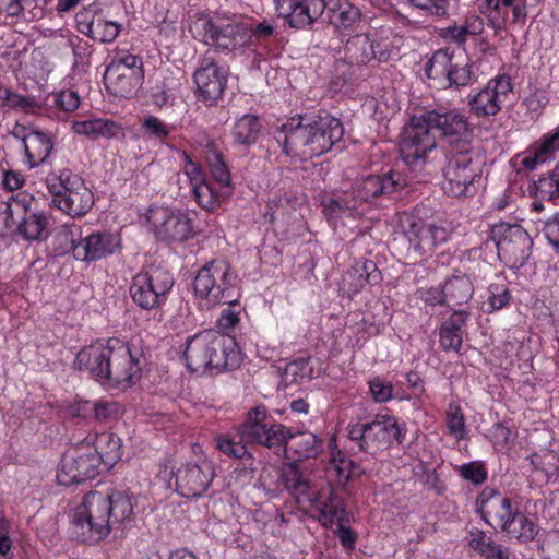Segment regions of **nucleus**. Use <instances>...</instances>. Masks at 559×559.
I'll list each match as a JSON object with an SVG mask.
<instances>
[{"label": "nucleus", "instance_id": "f3484780", "mask_svg": "<svg viewBox=\"0 0 559 559\" xmlns=\"http://www.w3.org/2000/svg\"><path fill=\"white\" fill-rule=\"evenodd\" d=\"M146 221L155 236L167 242H182L193 237L194 229L188 213L166 206H153Z\"/></svg>", "mask_w": 559, "mask_h": 559}, {"label": "nucleus", "instance_id": "1a4fd4ad", "mask_svg": "<svg viewBox=\"0 0 559 559\" xmlns=\"http://www.w3.org/2000/svg\"><path fill=\"white\" fill-rule=\"evenodd\" d=\"M193 289L204 307L233 304L240 298L236 275L225 261H212L200 269L194 277Z\"/></svg>", "mask_w": 559, "mask_h": 559}, {"label": "nucleus", "instance_id": "4d7b16f0", "mask_svg": "<svg viewBox=\"0 0 559 559\" xmlns=\"http://www.w3.org/2000/svg\"><path fill=\"white\" fill-rule=\"evenodd\" d=\"M34 203L35 199L32 194L27 192H20L9 199L7 207L11 209L10 211H14L21 219L22 215L32 213Z\"/></svg>", "mask_w": 559, "mask_h": 559}, {"label": "nucleus", "instance_id": "9b49d317", "mask_svg": "<svg viewBox=\"0 0 559 559\" xmlns=\"http://www.w3.org/2000/svg\"><path fill=\"white\" fill-rule=\"evenodd\" d=\"M348 436L360 442V449L376 454L388 449L393 441L401 443L404 428L390 414H378L371 423H357L349 426Z\"/></svg>", "mask_w": 559, "mask_h": 559}, {"label": "nucleus", "instance_id": "e2e57ef3", "mask_svg": "<svg viewBox=\"0 0 559 559\" xmlns=\"http://www.w3.org/2000/svg\"><path fill=\"white\" fill-rule=\"evenodd\" d=\"M227 308H225L217 320V324L221 329L228 330L236 326L240 320V310L241 307L238 304V300L233 304H227Z\"/></svg>", "mask_w": 559, "mask_h": 559}, {"label": "nucleus", "instance_id": "6e6d98bb", "mask_svg": "<svg viewBox=\"0 0 559 559\" xmlns=\"http://www.w3.org/2000/svg\"><path fill=\"white\" fill-rule=\"evenodd\" d=\"M409 5L425 11L431 15H444L449 9L450 0H405Z\"/></svg>", "mask_w": 559, "mask_h": 559}, {"label": "nucleus", "instance_id": "aec40b11", "mask_svg": "<svg viewBox=\"0 0 559 559\" xmlns=\"http://www.w3.org/2000/svg\"><path fill=\"white\" fill-rule=\"evenodd\" d=\"M400 222L404 235L421 254H431L450 239L449 229L442 225L425 223L409 214H403Z\"/></svg>", "mask_w": 559, "mask_h": 559}, {"label": "nucleus", "instance_id": "a19ab883", "mask_svg": "<svg viewBox=\"0 0 559 559\" xmlns=\"http://www.w3.org/2000/svg\"><path fill=\"white\" fill-rule=\"evenodd\" d=\"M11 16L22 14L26 20H37L44 15L49 0H3Z\"/></svg>", "mask_w": 559, "mask_h": 559}, {"label": "nucleus", "instance_id": "8fccbe9b", "mask_svg": "<svg viewBox=\"0 0 559 559\" xmlns=\"http://www.w3.org/2000/svg\"><path fill=\"white\" fill-rule=\"evenodd\" d=\"M93 414L98 421L117 420L123 414V406L114 400H96L93 402Z\"/></svg>", "mask_w": 559, "mask_h": 559}, {"label": "nucleus", "instance_id": "72a5a7b5", "mask_svg": "<svg viewBox=\"0 0 559 559\" xmlns=\"http://www.w3.org/2000/svg\"><path fill=\"white\" fill-rule=\"evenodd\" d=\"M74 133L91 138H114L120 134L121 128L107 119H88L72 123Z\"/></svg>", "mask_w": 559, "mask_h": 559}, {"label": "nucleus", "instance_id": "393cba45", "mask_svg": "<svg viewBox=\"0 0 559 559\" xmlns=\"http://www.w3.org/2000/svg\"><path fill=\"white\" fill-rule=\"evenodd\" d=\"M278 16L295 28L311 25L324 11V0H275Z\"/></svg>", "mask_w": 559, "mask_h": 559}, {"label": "nucleus", "instance_id": "7c9ffc66", "mask_svg": "<svg viewBox=\"0 0 559 559\" xmlns=\"http://www.w3.org/2000/svg\"><path fill=\"white\" fill-rule=\"evenodd\" d=\"M22 142L29 168L41 165L52 151L51 139L38 130H29L22 135Z\"/></svg>", "mask_w": 559, "mask_h": 559}, {"label": "nucleus", "instance_id": "6e6552de", "mask_svg": "<svg viewBox=\"0 0 559 559\" xmlns=\"http://www.w3.org/2000/svg\"><path fill=\"white\" fill-rule=\"evenodd\" d=\"M51 205L71 217L84 216L94 205V194L84 180L68 169L46 177Z\"/></svg>", "mask_w": 559, "mask_h": 559}, {"label": "nucleus", "instance_id": "09e8293b", "mask_svg": "<svg viewBox=\"0 0 559 559\" xmlns=\"http://www.w3.org/2000/svg\"><path fill=\"white\" fill-rule=\"evenodd\" d=\"M141 129L145 136L158 141L166 140L174 130L173 126L153 115H147L143 118Z\"/></svg>", "mask_w": 559, "mask_h": 559}, {"label": "nucleus", "instance_id": "79ce46f5", "mask_svg": "<svg viewBox=\"0 0 559 559\" xmlns=\"http://www.w3.org/2000/svg\"><path fill=\"white\" fill-rule=\"evenodd\" d=\"M329 473L336 478L337 484L344 485L350 477L358 475L360 468L341 451L332 450Z\"/></svg>", "mask_w": 559, "mask_h": 559}, {"label": "nucleus", "instance_id": "a878e982", "mask_svg": "<svg viewBox=\"0 0 559 559\" xmlns=\"http://www.w3.org/2000/svg\"><path fill=\"white\" fill-rule=\"evenodd\" d=\"M282 479L285 488L298 503H309L317 511L319 506H324L329 501V495L333 493L331 489L320 491L312 487L295 465H287L283 469Z\"/></svg>", "mask_w": 559, "mask_h": 559}, {"label": "nucleus", "instance_id": "49530a36", "mask_svg": "<svg viewBox=\"0 0 559 559\" xmlns=\"http://www.w3.org/2000/svg\"><path fill=\"white\" fill-rule=\"evenodd\" d=\"M445 424L449 435L456 441L465 439L467 433L465 418L459 405L450 404L445 413Z\"/></svg>", "mask_w": 559, "mask_h": 559}, {"label": "nucleus", "instance_id": "e433bc0d", "mask_svg": "<svg viewBox=\"0 0 559 559\" xmlns=\"http://www.w3.org/2000/svg\"><path fill=\"white\" fill-rule=\"evenodd\" d=\"M514 4H519V0H486L484 13L495 29H501L507 23H512Z\"/></svg>", "mask_w": 559, "mask_h": 559}, {"label": "nucleus", "instance_id": "4be33fe9", "mask_svg": "<svg viewBox=\"0 0 559 559\" xmlns=\"http://www.w3.org/2000/svg\"><path fill=\"white\" fill-rule=\"evenodd\" d=\"M228 70L212 58L202 59L193 74L195 95L206 105L222 98L227 85Z\"/></svg>", "mask_w": 559, "mask_h": 559}, {"label": "nucleus", "instance_id": "6ab92c4d", "mask_svg": "<svg viewBox=\"0 0 559 559\" xmlns=\"http://www.w3.org/2000/svg\"><path fill=\"white\" fill-rule=\"evenodd\" d=\"M143 80L142 63L134 55H126L112 60L104 74L107 90L120 97L133 95Z\"/></svg>", "mask_w": 559, "mask_h": 559}, {"label": "nucleus", "instance_id": "3c124183", "mask_svg": "<svg viewBox=\"0 0 559 559\" xmlns=\"http://www.w3.org/2000/svg\"><path fill=\"white\" fill-rule=\"evenodd\" d=\"M537 193L545 199H559V163L536 182Z\"/></svg>", "mask_w": 559, "mask_h": 559}, {"label": "nucleus", "instance_id": "f8f14e48", "mask_svg": "<svg viewBox=\"0 0 559 559\" xmlns=\"http://www.w3.org/2000/svg\"><path fill=\"white\" fill-rule=\"evenodd\" d=\"M100 457L91 443L80 441L67 449L57 471V481L62 486L79 484L100 473Z\"/></svg>", "mask_w": 559, "mask_h": 559}, {"label": "nucleus", "instance_id": "c9c22d12", "mask_svg": "<svg viewBox=\"0 0 559 559\" xmlns=\"http://www.w3.org/2000/svg\"><path fill=\"white\" fill-rule=\"evenodd\" d=\"M316 377V371L309 359H297L286 365L281 373V382L284 386L300 385Z\"/></svg>", "mask_w": 559, "mask_h": 559}, {"label": "nucleus", "instance_id": "c03bdc74", "mask_svg": "<svg viewBox=\"0 0 559 559\" xmlns=\"http://www.w3.org/2000/svg\"><path fill=\"white\" fill-rule=\"evenodd\" d=\"M205 160L211 175L221 189H227L230 186V174L222 158V155L212 146L205 153Z\"/></svg>", "mask_w": 559, "mask_h": 559}, {"label": "nucleus", "instance_id": "603ef678", "mask_svg": "<svg viewBox=\"0 0 559 559\" xmlns=\"http://www.w3.org/2000/svg\"><path fill=\"white\" fill-rule=\"evenodd\" d=\"M510 299L509 290L503 284H491L488 288L487 311L503 308Z\"/></svg>", "mask_w": 559, "mask_h": 559}, {"label": "nucleus", "instance_id": "2f4dec72", "mask_svg": "<svg viewBox=\"0 0 559 559\" xmlns=\"http://www.w3.org/2000/svg\"><path fill=\"white\" fill-rule=\"evenodd\" d=\"M346 50L357 62L366 63L372 59L380 62L390 60L393 50H376L374 40L367 34H358L346 43Z\"/></svg>", "mask_w": 559, "mask_h": 559}, {"label": "nucleus", "instance_id": "dca6fc26", "mask_svg": "<svg viewBox=\"0 0 559 559\" xmlns=\"http://www.w3.org/2000/svg\"><path fill=\"white\" fill-rule=\"evenodd\" d=\"M498 257L510 267H520L528 258L533 241L528 233L518 224L500 223L491 229Z\"/></svg>", "mask_w": 559, "mask_h": 559}, {"label": "nucleus", "instance_id": "a18cd8bd", "mask_svg": "<svg viewBox=\"0 0 559 559\" xmlns=\"http://www.w3.org/2000/svg\"><path fill=\"white\" fill-rule=\"evenodd\" d=\"M195 201L205 210L215 209L227 194L216 191L206 180L192 188Z\"/></svg>", "mask_w": 559, "mask_h": 559}, {"label": "nucleus", "instance_id": "f03ea898", "mask_svg": "<svg viewBox=\"0 0 559 559\" xmlns=\"http://www.w3.org/2000/svg\"><path fill=\"white\" fill-rule=\"evenodd\" d=\"M132 515L130 496L90 491L70 514L71 532L83 542H98L108 536L116 523L127 522Z\"/></svg>", "mask_w": 559, "mask_h": 559}, {"label": "nucleus", "instance_id": "a211bd4d", "mask_svg": "<svg viewBox=\"0 0 559 559\" xmlns=\"http://www.w3.org/2000/svg\"><path fill=\"white\" fill-rule=\"evenodd\" d=\"M173 285L174 278L169 272L154 269L133 277L130 295L142 309H155L165 302Z\"/></svg>", "mask_w": 559, "mask_h": 559}, {"label": "nucleus", "instance_id": "680f3d73", "mask_svg": "<svg viewBox=\"0 0 559 559\" xmlns=\"http://www.w3.org/2000/svg\"><path fill=\"white\" fill-rule=\"evenodd\" d=\"M468 544L483 557L495 543L481 530L472 528L468 534Z\"/></svg>", "mask_w": 559, "mask_h": 559}, {"label": "nucleus", "instance_id": "b1692460", "mask_svg": "<svg viewBox=\"0 0 559 559\" xmlns=\"http://www.w3.org/2000/svg\"><path fill=\"white\" fill-rule=\"evenodd\" d=\"M476 510L486 523L502 530L511 516H514L518 508L513 506L508 497L486 487L477 498Z\"/></svg>", "mask_w": 559, "mask_h": 559}, {"label": "nucleus", "instance_id": "412c9836", "mask_svg": "<svg viewBox=\"0 0 559 559\" xmlns=\"http://www.w3.org/2000/svg\"><path fill=\"white\" fill-rule=\"evenodd\" d=\"M60 237L70 241V247L76 260L92 262L107 258L119 250L121 239L118 234L109 231H97L74 242L72 233L64 230Z\"/></svg>", "mask_w": 559, "mask_h": 559}, {"label": "nucleus", "instance_id": "c756f323", "mask_svg": "<svg viewBox=\"0 0 559 559\" xmlns=\"http://www.w3.org/2000/svg\"><path fill=\"white\" fill-rule=\"evenodd\" d=\"M85 442L92 444L100 457V466L111 468L122 456L121 440L110 432L88 435Z\"/></svg>", "mask_w": 559, "mask_h": 559}, {"label": "nucleus", "instance_id": "2eb2a0df", "mask_svg": "<svg viewBox=\"0 0 559 559\" xmlns=\"http://www.w3.org/2000/svg\"><path fill=\"white\" fill-rule=\"evenodd\" d=\"M425 72L429 79L455 86H465L472 79L468 57L461 48L436 51L427 61Z\"/></svg>", "mask_w": 559, "mask_h": 559}, {"label": "nucleus", "instance_id": "f257e3e1", "mask_svg": "<svg viewBox=\"0 0 559 559\" xmlns=\"http://www.w3.org/2000/svg\"><path fill=\"white\" fill-rule=\"evenodd\" d=\"M75 364L109 389L126 390L141 379L139 355L120 338L114 337L84 347L78 353Z\"/></svg>", "mask_w": 559, "mask_h": 559}, {"label": "nucleus", "instance_id": "ddd939ff", "mask_svg": "<svg viewBox=\"0 0 559 559\" xmlns=\"http://www.w3.org/2000/svg\"><path fill=\"white\" fill-rule=\"evenodd\" d=\"M194 459L182 463L175 471L176 490L187 498L203 496L210 488L215 469L213 462L199 447H193Z\"/></svg>", "mask_w": 559, "mask_h": 559}, {"label": "nucleus", "instance_id": "58836bf2", "mask_svg": "<svg viewBox=\"0 0 559 559\" xmlns=\"http://www.w3.org/2000/svg\"><path fill=\"white\" fill-rule=\"evenodd\" d=\"M501 531L511 538L520 542H530L537 535L538 527L532 520L516 510L514 516H511Z\"/></svg>", "mask_w": 559, "mask_h": 559}, {"label": "nucleus", "instance_id": "69168bd1", "mask_svg": "<svg viewBox=\"0 0 559 559\" xmlns=\"http://www.w3.org/2000/svg\"><path fill=\"white\" fill-rule=\"evenodd\" d=\"M440 344L445 350H459L462 344V333L442 324L440 329Z\"/></svg>", "mask_w": 559, "mask_h": 559}, {"label": "nucleus", "instance_id": "39448f33", "mask_svg": "<svg viewBox=\"0 0 559 559\" xmlns=\"http://www.w3.org/2000/svg\"><path fill=\"white\" fill-rule=\"evenodd\" d=\"M405 185L397 173L384 176H368L356 183L350 193L330 199L323 210L330 225L337 229L346 226L354 228L355 222L368 215L372 199L381 194H390Z\"/></svg>", "mask_w": 559, "mask_h": 559}, {"label": "nucleus", "instance_id": "7ed1b4c3", "mask_svg": "<svg viewBox=\"0 0 559 559\" xmlns=\"http://www.w3.org/2000/svg\"><path fill=\"white\" fill-rule=\"evenodd\" d=\"M343 134L338 119L320 114L314 117H292L282 126L276 140L287 156L310 159L330 151Z\"/></svg>", "mask_w": 559, "mask_h": 559}, {"label": "nucleus", "instance_id": "0eeeda50", "mask_svg": "<svg viewBox=\"0 0 559 559\" xmlns=\"http://www.w3.org/2000/svg\"><path fill=\"white\" fill-rule=\"evenodd\" d=\"M189 29L195 39L218 49L233 50L249 40L248 27L229 15L195 14L191 17Z\"/></svg>", "mask_w": 559, "mask_h": 559}, {"label": "nucleus", "instance_id": "de8ad7c7", "mask_svg": "<svg viewBox=\"0 0 559 559\" xmlns=\"http://www.w3.org/2000/svg\"><path fill=\"white\" fill-rule=\"evenodd\" d=\"M368 266H373V264L369 262L365 263L362 266L356 265L347 270L342 277L343 289L348 294H355L361 289L368 282V275L365 274Z\"/></svg>", "mask_w": 559, "mask_h": 559}, {"label": "nucleus", "instance_id": "423d86ee", "mask_svg": "<svg viewBox=\"0 0 559 559\" xmlns=\"http://www.w3.org/2000/svg\"><path fill=\"white\" fill-rule=\"evenodd\" d=\"M183 359L191 372L213 374L237 368L241 354L231 336L204 331L187 340Z\"/></svg>", "mask_w": 559, "mask_h": 559}, {"label": "nucleus", "instance_id": "13d9d810", "mask_svg": "<svg viewBox=\"0 0 559 559\" xmlns=\"http://www.w3.org/2000/svg\"><path fill=\"white\" fill-rule=\"evenodd\" d=\"M216 447L222 453L236 459H242L247 454L245 444L235 442L226 436H218L216 438Z\"/></svg>", "mask_w": 559, "mask_h": 559}, {"label": "nucleus", "instance_id": "774afa93", "mask_svg": "<svg viewBox=\"0 0 559 559\" xmlns=\"http://www.w3.org/2000/svg\"><path fill=\"white\" fill-rule=\"evenodd\" d=\"M11 98V104L9 108L21 110L26 114L36 112L39 109V105L34 97H27L14 93Z\"/></svg>", "mask_w": 559, "mask_h": 559}, {"label": "nucleus", "instance_id": "f704fd0d", "mask_svg": "<svg viewBox=\"0 0 559 559\" xmlns=\"http://www.w3.org/2000/svg\"><path fill=\"white\" fill-rule=\"evenodd\" d=\"M448 294V305L460 306L466 304L474 295L472 280L465 274H457L444 283Z\"/></svg>", "mask_w": 559, "mask_h": 559}, {"label": "nucleus", "instance_id": "4468645a", "mask_svg": "<svg viewBox=\"0 0 559 559\" xmlns=\"http://www.w3.org/2000/svg\"><path fill=\"white\" fill-rule=\"evenodd\" d=\"M238 433L242 442L267 448L282 445L292 437L290 429L270 418L264 406H255L248 412Z\"/></svg>", "mask_w": 559, "mask_h": 559}, {"label": "nucleus", "instance_id": "c85d7f7f", "mask_svg": "<svg viewBox=\"0 0 559 559\" xmlns=\"http://www.w3.org/2000/svg\"><path fill=\"white\" fill-rule=\"evenodd\" d=\"M76 24L82 34L100 43L114 41L121 32V24L106 20L100 15L94 16L88 10L76 15Z\"/></svg>", "mask_w": 559, "mask_h": 559}, {"label": "nucleus", "instance_id": "cd10ccee", "mask_svg": "<svg viewBox=\"0 0 559 559\" xmlns=\"http://www.w3.org/2000/svg\"><path fill=\"white\" fill-rule=\"evenodd\" d=\"M319 522L324 527L337 525V536L341 544L346 548H353L356 543V534L344 525L346 511L341 501L334 493L329 495V501L324 506H319Z\"/></svg>", "mask_w": 559, "mask_h": 559}, {"label": "nucleus", "instance_id": "bf43d9fd", "mask_svg": "<svg viewBox=\"0 0 559 559\" xmlns=\"http://www.w3.org/2000/svg\"><path fill=\"white\" fill-rule=\"evenodd\" d=\"M182 157H183L182 173L189 180L191 188L205 181V177H204V174H203L200 165L198 163H195L194 160H192V158L185 152L182 153Z\"/></svg>", "mask_w": 559, "mask_h": 559}, {"label": "nucleus", "instance_id": "9d476101", "mask_svg": "<svg viewBox=\"0 0 559 559\" xmlns=\"http://www.w3.org/2000/svg\"><path fill=\"white\" fill-rule=\"evenodd\" d=\"M481 157L467 142L453 148L443 169V191L451 197L467 194L474 179L479 175Z\"/></svg>", "mask_w": 559, "mask_h": 559}, {"label": "nucleus", "instance_id": "473e14b6", "mask_svg": "<svg viewBox=\"0 0 559 559\" xmlns=\"http://www.w3.org/2000/svg\"><path fill=\"white\" fill-rule=\"evenodd\" d=\"M329 22L338 29L353 26L359 19L360 12L348 0H324Z\"/></svg>", "mask_w": 559, "mask_h": 559}, {"label": "nucleus", "instance_id": "37998d69", "mask_svg": "<svg viewBox=\"0 0 559 559\" xmlns=\"http://www.w3.org/2000/svg\"><path fill=\"white\" fill-rule=\"evenodd\" d=\"M19 231L29 240L40 239L47 231L48 218L44 212H32L19 221Z\"/></svg>", "mask_w": 559, "mask_h": 559}, {"label": "nucleus", "instance_id": "4c0bfd02", "mask_svg": "<svg viewBox=\"0 0 559 559\" xmlns=\"http://www.w3.org/2000/svg\"><path fill=\"white\" fill-rule=\"evenodd\" d=\"M286 449L294 452L298 459L316 457L321 450V442L316 435L311 432H301L288 438Z\"/></svg>", "mask_w": 559, "mask_h": 559}, {"label": "nucleus", "instance_id": "5fc2aeb1", "mask_svg": "<svg viewBox=\"0 0 559 559\" xmlns=\"http://www.w3.org/2000/svg\"><path fill=\"white\" fill-rule=\"evenodd\" d=\"M459 474L465 480L473 484H481L487 477V472L480 462H469L457 467Z\"/></svg>", "mask_w": 559, "mask_h": 559}, {"label": "nucleus", "instance_id": "ea45409f", "mask_svg": "<svg viewBox=\"0 0 559 559\" xmlns=\"http://www.w3.org/2000/svg\"><path fill=\"white\" fill-rule=\"evenodd\" d=\"M261 130L257 116L243 115L234 126L233 135L238 144L250 145L254 143Z\"/></svg>", "mask_w": 559, "mask_h": 559}, {"label": "nucleus", "instance_id": "5701e85b", "mask_svg": "<svg viewBox=\"0 0 559 559\" xmlns=\"http://www.w3.org/2000/svg\"><path fill=\"white\" fill-rule=\"evenodd\" d=\"M512 94V82L506 74L489 80L469 99L471 111L477 117H491L498 115Z\"/></svg>", "mask_w": 559, "mask_h": 559}, {"label": "nucleus", "instance_id": "0e129e2a", "mask_svg": "<svg viewBox=\"0 0 559 559\" xmlns=\"http://www.w3.org/2000/svg\"><path fill=\"white\" fill-rule=\"evenodd\" d=\"M419 298L429 306H441L448 304V294L444 285L442 287H429L419 290Z\"/></svg>", "mask_w": 559, "mask_h": 559}, {"label": "nucleus", "instance_id": "338daca9", "mask_svg": "<svg viewBox=\"0 0 559 559\" xmlns=\"http://www.w3.org/2000/svg\"><path fill=\"white\" fill-rule=\"evenodd\" d=\"M8 201L0 203V234H5L19 225L20 217L7 207Z\"/></svg>", "mask_w": 559, "mask_h": 559}, {"label": "nucleus", "instance_id": "bb28decb", "mask_svg": "<svg viewBox=\"0 0 559 559\" xmlns=\"http://www.w3.org/2000/svg\"><path fill=\"white\" fill-rule=\"evenodd\" d=\"M559 151V130H552L544 134L524 153L515 157V165L525 169L533 170L552 159Z\"/></svg>", "mask_w": 559, "mask_h": 559}, {"label": "nucleus", "instance_id": "20e7f679", "mask_svg": "<svg viewBox=\"0 0 559 559\" xmlns=\"http://www.w3.org/2000/svg\"><path fill=\"white\" fill-rule=\"evenodd\" d=\"M469 131L466 117L457 110L433 109L414 116L404 128L400 151L403 160L414 165L436 146L435 133L451 138L465 136Z\"/></svg>", "mask_w": 559, "mask_h": 559}, {"label": "nucleus", "instance_id": "864d4df0", "mask_svg": "<svg viewBox=\"0 0 559 559\" xmlns=\"http://www.w3.org/2000/svg\"><path fill=\"white\" fill-rule=\"evenodd\" d=\"M369 392L376 402L385 403L393 397V385L390 381L374 377L369 381Z\"/></svg>", "mask_w": 559, "mask_h": 559}, {"label": "nucleus", "instance_id": "052dcab7", "mask_svg": "<svg viewBox=\"0 0 559 559\" xmlns=\"http://www.w3.org/2000/svg\"><path fill=\"white\" fill-rule=\"evenodd\" d=\"M543 235L547 242L559 254V213H555L545 222Z\"/></svg>", "mask_w": 559, "mask_h": 559}]
</instances>
